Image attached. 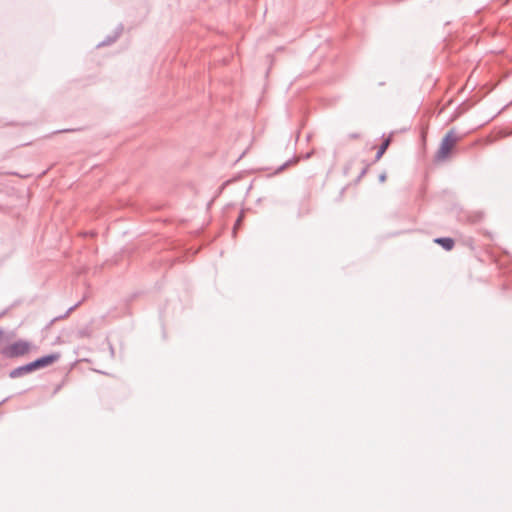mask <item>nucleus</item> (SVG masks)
I'll return each instance as SVG.
<instances>
[{
  "label": "nucleus",
  "mask_w": 512,
  "mask_h": 512,
  "mask_svg": "<svg viewBox=\"0 0 512 512\" xmlns=\"http://www.w3.org/2000/svg\"><path fill=\"white\" fill-rule=\"evenodd\" d=\"M459 139L453 129L448 131L440 143V147L436 153V159L438 161L446 160Z\"/></svg>",
  "instance_id": "nucleus-1"
},
{
  "label": "nucleus",
  "mask_w": 512,
  "mask_h": 512,
  "mask_svg": "<svg viewBox=\"0 0 512 512\" xmlns=\"http://www.w3.org/2000/svg\"><path fill=\"white\" fill-rule=\"evenodd\" d=\"M31 350V344L25 340H18L10 345H7L1 350V354L5 358H17L24 356Z\"/></svg>",
  "instance_id": "nucleus-2"
},
{
  "label": "nucleus",
  "mask_w": 512,
  "mask_h": 512,
  "mask_svg": "<svg viewBox=\"0 0 512 512\" xmlns=\"http://www.w3.org/2000/svg\"><path fill=\"white\" fill-rule=\"evenodd\" d=\"M59 357H60V355L55 353V354L45 355L41 358L36 359L35 361L32 362L33 366H34V370H38V369L45 368L47 366L52 365L53 363L58 361Z\"/></svg>",
  "instance_id": "nucleus-3"
},
{
  "label": "nucleus",
  "mask_w": 512,
  "mask_h": 512,
  "mask_svg": "<svg viewBox=\"0 0 512 512\" xmlns=\"http://www.w3.org/2000/svg\"><path fill=\"white\" fill-rule=\"evenodd\" d=\"M33 371H35L34 366H33V363L30 362V363H27L25 365L19 366L15 369L11 370L9 373V377L12 379H15V378L22 377L28 373L33 372Z\"/></svg>",
  "instance_id": "nucleus-4"
},
{
  "label": "nucleus",
  "mask_w": 512,
  "mask_h": 512,
  "mask_svg": "<svg viewBox=\"0 0 512 512\" xmlns=\"http://www.w3.org/2000/svg\"><path fill=\"white\" fill-rule=\"evenodd\" d=\"M434 242L442 246L447 251L452 250L455 245V241L449 237L436 238Z\"/></svg>",
  "instance_id": "nucleus-5"
},
{
  "label": "nucleus",
  "mask_w": 512,
  "mask_h": 512,
  "mask_svg": "<svg viewBox=\"0 0 512 512\" xmlns=\"http://www.w3.org/2000/svg\"><path fill=\"white\" fill-rule=\"evenodd\" d=\"M390 145V138H387L386 140L383 141V143L380 145L377 153H376V156H375V160L378 161L382 155L385 153V151L387 150V148L389 147Z\"/></svg>",
  "instance_id": "nucleus-6"
},
{
  "label": "nucleus",
  "mask_w": 512,
  "mask_h": 512,
  "mask_svg": "<svg viewBox=\"0 0 512 512\" xmlns=\"http://www.w3.org/2000/svg\"><path fill=\"white\" fill-rule=\"evenodd\" d=\"M297 160H289L287 162H285L283 165H281L278 169H277V172H281L283 171L290 163H296Z\"/></svg>",
  "instance_id": "nucleus-7"
},
{
  "label": "nucleus",
  "mask_w": 512,
  "mask_h": 512,
  "mask_svg": "<svg viewBox=\"0 0 512 512\" xmlns=\"http://www.w3.org/2000/svg\"><path fill=\"white\" fill-rule=\"evenodd\" d=\"M359 137H360V134H358V133H354V134H350L349 135L350 139H358Z\"/></svg>",
  "instance_id": "nucleus-8"
},
{
  "label": "nucleus",
  "mask_w": 512,
  "mask_h": 512,
  "mask_svg": "<svg viewBox=\"0 0 512 512\" xmlns=\"http://www.w3.org/2000/svg\"><path fill=\"white\" fill-rule=\"evenodd\" d=\"M380 180H381V181H384V180H385V175H381V176H380Z\"/></svg>",
  "instance_id": "nucleus-9"
},
{
  "label": "nucleus",
  "mask_w": 512,
  "mask_h": 512,
  "mask_svg": "<svg viewBox=\"0 0 512 512\" xmlns=\"http://www.w3.org/2000/svg\"><path fill=\"white\" fill-rule=\"evenodd\" d=\"M2 333H3L2 330H0V336L2 335Z\"/></svg>",
  "instance_id": "nucleus-10"
}]
</instances>
